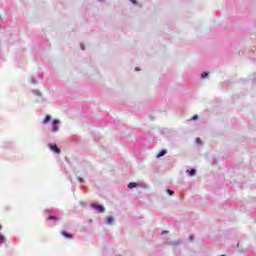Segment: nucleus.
Listing matches in <instances>:
<instances>
[{
    "label": "nucleus",
    "instance_id": "obj_21",
    "mask_svg": "<svg viewBox=\"0 0 256 256\" xmlns=\"http://www.w3.org/2000/svg\"><path fill=\"white\" fill-rule=\"evenodd\" d=\"M0 229H2V227L0 226Z\"/></svg>",
    "mask_w": 256,
    "mask_h": 256
},
{
    "label": "nucleus",
    "instance_id": "obj_14",
    "mask_svg": "<svg viewBox=\"0 0 256 256\" xmlns=\"http://www.w3.org/2000/svg\"><path fill=\"white\" fill-rule=\"evenodd\" d=\"M133 5H137V0H130Z\"/></svg>",
    "mask_w": 256,
    "mask_h": 256
},
{
    "label": "nucleus",
    "instance_id": "obj_2",
    "mask_svg": "<svg viewBox=\"0 0 256 256\" xmlns=\"http://www.w3.org/2000/svg\"><path fill=\"white\" fill-rule=\"evenodd\" d=\"M49 149L54 153H61V149L57 146V144H49Z\"/></svg>",
    "mask_w": 256,
    "mask_h": 256
},
{
    "label": "nucleus",
    "instance_id": "obj_20",
    "mask_svg": "<svg viewBox=\"0 0 256 256\" xmlns=\"http://www.w3.org/2000/svg\"><path fill=\"white\" fill-rule=\"evenodd\" d=\"M190 239L193 240V236H190Z\"/></svg>",
    "mask_w": 256,
    "mask_h": 256
},
{
    "label": "nucleus",
    "instance_id": "obj_19",
    "mask_svg": "<svg viewBox=\"0 0 256 256\" xmlns=\"http://www.w3.org/2000/svg\"><path fill=\"white\" fill-rule=\"evenodd\" d=\"M45 213H51V210H44Z\"/></svg>",
    "mask_w": 256,
    "mask_h": 256
},
{
    "label": "nucleus",
    "instance_id": "obj_3",
    "mask_svg": "<svg viewBox=\"0 0 256 256\" xmlns=\"http://www.w3.org/2000/svg\"><path fill=\"white\" fill-rule=\"evenodd\" d=\"M59 120H54L53 121V124H54V129H53V131H54V133H57V131H59Z\"/></svg>",
    "mask_w": 256,
    "mask_h": 256
},
{
    "label": "nucleus",
    "instance_id": "obj_5",
    "mask_svg": "<svg viewBox=\"0 0 256 256\" xmlns=\"http://www.w3.org/2000/svg\"><path fill=\"white\" fill-rule=\"evenodd\" d=\"M139 184L135 183V182H130L128 184V189H135V187H137Z\"/></svg>",
    "mask_w": 256,
    "mask_h": 256
},
{
    "label": "nucleus",
    "instance_id": "obj_15",
    "mask_svg": "<svg viewBox=\"0 0 256 256\" xmlns=\"http://www.w3.org/2000/svg\"><path fill=\"white\" fill-rule=\"evenodd\" d=\"M78 180L80 181V183H85V180L83 178H78Z\"/></svg>",
    "mask_w": 256,
    "mask_h": 256
},
{
    "label": "nucleus",
    "instance_id": "obj_11",
    "mask_svg": "<svg viewBox=\"0 0 256 256\" xmlns=\"http://www.w3.org/2000/svg\"><path fill=\"white\" fill-rule=\"evenodd\" d=\"M208 76H209V72H203L201 74L202 79H205V77H208Z\"/></svg>",
    "mask_w": 256,
    "mask_h": 256
},
{
    "label": "nucleus",
    "instance_id": "obj_16",
    "mask_svg": "<svg viewBox=\"0 0 256 256\" xmlns=\"http://www.w3.org/2000/svg\"><path fill=\"white\" fill-rule=\"evenodd\" d=\"M3 241H5V238H3V237L0 235V243H3Z\"/></svg>",
    "mask_w": 256,
    "mask_h": 256
},
{
    "label": "nucleus",
    "instance_id": "obj_13",
    "mask_svg": "<svg viewBox=\"0 0 256 256\" xmlns=\"http://www.w3.org/2000/svg\"><path fill=\"white\" fill-rule=\"evenodd\" d=\"M167 233H169V231H167V230L162 231V235H167Z\"/></svg>",
    "mask_w": 256,
    "mask_h": 256
},
{
    "label": "nucleus",
    "instance_id": "obj_17",
    "mask_svg": "<svg viewBox=\"0 0 256 256\" xmlns=\"http://www.w3.org/2000/svg\"><path fill=\"white\" fill-rule=\"evenodd\" d=\"M192 119L195 121V120L198 119V116H197V115H194V116L192 117Z\"/></svg>",
    "mask_w": 256,
    "mask_h": 256
},
{
    "label": "nucleus",
    "instance_id": "obj_12",
    "mask_svg": "<svg viewBox=\"0 0 256 256\" xmlns=\"http://www.w3.org/2000/svg\"><path fill=\"white\" fill-rule=\"evenodd\" d=\"M167 193H168L169 195H172V196L175 195V192H174L173 190H169V189H168V190H167Z\"/></svg>",
    "mask_w": 256,
    "mask_h": 256
},
{
    "label": "nucleus",
    "instance_id": "obj_4",
    "mask_svg": "<svg viewBox=\"0 0 256 256\" xmlns=\"http://www.w3.org/2000/svg\"><path fill=\"white\" fill-rule=\"evenodd\" d=\"M61 234L63 235V237H65L66 239H73V235L67 233V231L63 230L61 232Z\"/></svg>",
    "mask_w": 256,
    "mask_h": 256
},
{
    "label": "nucleus",
    "instance_id": "obj_18",
    "mask_svg": "<svg viewBox=\"0 0 256 256\" xmlns=\"http://www.w3.org/2000/svg\"><path fill=\"white\" fill-rule=\"evenodd\" d=\"M196 143H201V138H197Z\"/></svg>",
    "mask_w": 256,
    "mask_h": 256
},
{
    "label": "nucleus",
    "instance_id": "obj_7",
    "mask_svg": "<svg viewBox=\"0 0 256 256\" xmlns=\"http://www.w3.org/2000/svg\"><path fill=\"white\" fill-rule=\"evenodd\" d=\"M167 154V150H161L157 155H156V157H163L164 155H166Z\"/></svg>",
    "mask_w": 256,
    "mask_h": 256
},
{
    "label": "nucleus",
    "instance_id": "obj_9",
    "mask_svg": "<svg viewBox=\"0 0 256 256\" xmlns=\"http://www.w3.org/2000/svg\"><path fill=\"white\" fill-rule=\"evenodd\" d=\"M49 121H51V116L47 115V116L45 117V119L43 120V124H44V125H47V123H48Z\"/></svg>",
    "mask_w": 256,
    "mask_h": 256
},
{
    "label": "nucleus",
    "instance_id": "obj_6",
    "mask_svg": "<svg viewBox=\"0 0 256 256\" xmlns=\"http://www.w3.org/2000/svg\"><path fill=\"white\" fill-rule=\"evenodd\" d=\"M47 221H59V218H57V216H48Z\"/></svg>",
    "mask_w": 256,
    "mask_h": 256
},
{
    "label": "nucleus",
    "instance_id": "obj_10",
    "mask_svg": "<svg viewBox=\"0 0 256 256\" xmlns=\"http://www.w3.org/2000/svg\"><path fill=\"white\" fill-rule=\"evenodd\" d=\"M197 171L195 169H192L189 171V175L190 177H194V175H196Z\"/></svg>",
    "mask_w": 256,
    "mask_h": 256
},
{
    "label": "nucleus",
    "instance_id": "obj_8",
    "mask_svg": "<svg viewBox=\"0 0 256 256\" xmlns=\"http://www.w3.org/2000/svg\"><path fill=\"white\" fill-rule=\"evenodd\" d=\"M113 221H114L113 217H107L106 218L107 225H113Z\"/></svg>",
    "mask_w": 256,
    "mask_h": 256
},
{
    "label": "nucleus",
    "instance_id": "obj_1",
    "mask_svg": "<svg viewBox=\"0 0 256 256\" xmlns=\"http://www.w3.org/2000/svg\"><path fill=\"white\" fill-rule=\"evenodd\" d=\"M91 207L93 209H96L98 211V213H105V207L101 206V205H97L95 203L91 204Z\"/></svg>",
    "mask_w": 256,
    "mask_h": 256
}]
</instances>
